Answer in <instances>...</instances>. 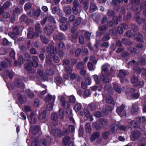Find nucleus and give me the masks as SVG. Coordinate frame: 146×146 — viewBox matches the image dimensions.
<instances>
[{"label": "nucleus", "instance_id": "b1692460", "mask_svg": "<svg viewBox=\"0 0 146 146\" xmlns=\"http://www.w3.org/2000/svg\"><path fill=\"white\" fill-rule=\"evenodd\" d=\"M106 102L107 103L114 105L115 104V102L113 100L112 98L109 96H106Z\"/></svg>", "mask_w": 146, "mask_h": 146}, {"label": "nucleus", "instance_id": "7ed1b4c3", "mask_svg": "<svg viewBox=\"0 0 146 146\" xmlns=\"http://www.w3.org/2000/svg\"><path fill=\"white\" fill-rule=\"evenodd\" d=\"M34 64L32 62H29L27 63L25 65V68L28 71L31 72L29 74V76L31 78L32 80H34L35 76V73L34 72V70L32 69V67H34Z\"/></svg>", "mask_w": 146, "mask_h": 146}, {"label": "nucleus", "instance_id": "f03ea898", "mask_svg": "<svg viewBox=\"0 0 146 146\" xmlns=\"http://www.w3.org/2000/svg\"><path fill=\"white\" fill-rule=\"evenodd\" d=\"M146 122L145 117L144 116L139 117L136 120L135 122L132 121L130 122L129 124L132 127L135 128L139 127L141 123H144L145 124Z\"/></svg>", "mask_w": 146, "mask_h": 146}, {"label": "nucleus", "instance_id": "4d7b16f0", "mask_svg": "<svg viewBox=\"0 0 146 146\" xmlns=\"http://www.w3.org/2000/svg\"><path fill=\"white\" fill-rule=\"evenodd\" d=\"M8 34L9 36L13 39H15L17 38V35L15 34L13 32L12 33V32H9L8 33Z\"/></svg>", "mask_w": 146, "mask_h": 146}, {"label": "nucleus", "instance_id": "a18cd8bd", "mask_svg": "<svg viewBox=\"0 0 146 146\" xmlns=\"http://www.w3.org/2000/svg\"><path fill=\"white\" fill-rule=\"evenodd\" d=\"M85 130L86 132L88 133H90L92 131L90 124L89 123H86L85 125Z\"/></svg>", "mask_w": 146, "mask_h": 146}, {"label": "nucleus", "instance_id": "37998d69", "mask_svg": "<svg viewBox=\"0 0 146 146\" xmlns=\"http://www.w3.org/2000/svg\"><path fill=\"white\" fill-rule=\"evenodd\" d=\"M97 9V7L96 5L93 3H91L90 6L89 11L92 13L95 11Z\"/></svg>", "mask_w": 146, "mask_h": 146}, {"label": "nucleus", "instance_id": "6e6552de", "mask_svg": "<svg viewBox=\"0 0 146 146\" xmlns=\"http://www.w3.org/2000/svg\"><path fill=\"white\" fill-rule=\"evenodd\" d=\"M58 98L60 102V103L62 106L65 108H68L70 107L69 103L65 101V97L62 95H59Z\"/></svg>", "mask_w": 146, "mask_h": 146}, {"label": "nucleus", "instance_id": "7c9ffc66", "mask_svg": "<svg viewBox=\"0 0 146 146\" xmlns=\"http://www.w3.org/2000/svg\"><path fill=\"white\" fill-rule=\"evenodd\" d=\"M137 143L138 145L141 144L139 146H145L146 144V137L138 140Z\"/></svg>", "mask_w": 146, "mask_h": 146}, {"label": "nucleus", "instance_id": "69168bd1", "mask_svg": "<svg viewBox=\"0 0 146 146\" xmlns=\"http://www.w3.org/2000/svg\"><path fill=\"white\" fill-rule=\"evenodd\" d=\"M122 41L123 44H127L128 45H131L133 43L132 42L129 41L126 39H123Z\"/></svg>", "mask_w": 146, "mask_h": 146}, {"label": "nucleus", "instance_id": "a878e982", "mask_svg": "<svg viewBox=\"0 0 146 146\" xmlns=\"http://www.w3.org/2000/svg\"><path fill=\"white\" fill-rule=\"evenodd\" d=\"M134 38L137 41L139 42H142L143 41L142 36L139 33H135L134 35Z\"/></svg>", "mask_w": 146, "mask_h": 146}, {"label": "nucleus", "instance_id": "72a5a7b5", "mask_svg": "<svg viewBox=\"0 0 146 146\" xmlns=\"http://www.w3.org/2000/svg\"><path fill=\"white\" fill-rule=\"evenodd\" d=\"M132 106V108L131 110V112L133 113L137 112L139 110L138 106L134 104H133Z\"/></svg>", "mask_w": 146, "mask_h": 146}, {"label": "nucleus", "instance_id": "39448f33", "mask_svg": "<svg viewBox=\"0 0 146 146\" xmlns=\"http://www.w3.org/2000/svg\"><path fill=\"white\" fill-rule=\"evenodd\" d=\"M73 13L75 15H77L80 11V9L81 7L79 5V2L77 0H75L73 2Z\"/></svg>", "mask_w": 146, "mask_h": 146}, {"label": "nucleus", "instance_id": "bf43d9fd", "mask_svg": "<svg viewBox=\"0 0 146 146\" xmlns=\"http://www.w3.org/2000/svg\"><path fill=\"white\" fill-rule=\"evenodd\" d=\"M88 108L91 110H93L96 109V105L94 104H90L88 105Z\"/></svg>", "mask_w": 146, "mask_h": 146}, {"label": "nucleus", "instance_id": "9d476101", "mask_svg": "<svg viewBox=\"0 0 146 146\" xmlns=\"http://www.w3.org/2000/svg\"><path fill=\"white\" fill-rule=\"evenodd\" d=\"M28 118L29 123L31 124H34L36 123L37 119L34 113H31L29 117Z\"/></svg>", "mask_w": 146, "mask_h": 146}, {"label": "nucleus", "instance_id": "09e8293b", "mask_svg": "<svg viewBox=\"0 0 146 146\" xmlns=\"http://www.w3.org/2000/svg\"><path fill=\"white\" fill-rule=\"evenodd\" d=\"M70 137L67 136H66L63 139V143L65 145H67L68 143L70 141Z\"/></svg>", "mask_w": 146, "mask_h": 146}, {"label": "nucleus", "instance_id": "f3484780", "mask_svg": "<svg viewBox=\"0 0 146 146\" xmlns=\"http://www.w3.org/2000/svg\"><path fill=\"white\" fill-rule=\"evenodd\" d=\"M105 108V109H104L102 110V113H104L105 115H107L109 111L112 110L113 109V108L109 105L106 106Z\"/></svg>", "mask_w": 146, "mask_h": 146}, {"label": "nucleus", "instance_id": "4be33fe9", "mask_svg": "<svg viewBox=\"0 0 146 146\" xmlns=\"http://www.w3.org/2000/svg\"><path fill=\"white\" fill-rule=\"evenodd\" d=\"M23 12L22 8H17L13 11V15H18Z\"/></svg>", "mask_w": 146, "mask_h": 146}, {"label": "nucleus", "instance_id": "aec40b11", "mask_svg": "<svg viewBox=\"0 0 146 146\" xmlns=\"http://www.w3.org/2000/svg\"><path fill=\"white\" fill-rule=\"evenodd\" d=\"M30 129L33 133L35 134L38 131L39 127L38 126H31Z\"/></svg>", "mask_w": 146, "mask_h": 146}, {"label": "nucleus", "instance_id": "c03bdc74", "mask_svg": "<svg viewBox=\"0 0 146 146\" xmlns=\"http://www.w3.org/2000/svg\"><path fill=\"white\" fill-rule=\"evenodd\" d=\"M8 66L7 63L4 61H2L0 63V70L6 68Z\"/></svg>", "mask_w": 146, "mask_h": 146}, {"label": "nucleus", "instance_id": "473e14b6", "mask_svg": "<svg viewBox=\"0 0 146 146\" xmlns=\"http://www.w3.org/2000/svg\"><path fill=\"white\" fill-rule=\"evenodd\" d=\"M125 106L124 105H121L120 107L117 108L116 112L120 116H121V113L123 111L125 108Z\"/></svg>", "mask_w": 146, "mask_h": 146}, {"label": "nucleus", "instance_id": "f8f14e48", "mask_svg": "<svg viewBox=\"0 0 146 146\" xmlns=\"http://www.w3.org/2000/svg\"><path fill=\"white\" fill-rule=\"evenodd\" d=\"M54 29L51 25H48L45 27L44 31L45 33L47 35L50 34L52 32Z\"/></svg>", "mask_w": 146, "mask_h": 146}, {"label": "nucleus", "instance_id": "dca6fc26", "mask_svg": "<svg viewBox=\"0 0 146 146\" xmlns=\"http://www.w3.org/2000/svg\"><path fill=\"white\" fill-rule=\"evenodd\" d=\"M29 32L27 35V38L29 39H32L35 36V33L33 31V28L30 27L28 29Z\"/></svg>", "mask_w": 146, "mask_h": 146}, {"label": "nucleus", "instance_id": "79ce46f5", "mask_svg": "<svg viewBox=\"0 0 146 146\" xmlns=\"http://www.w3.org/2000/svg\"><path fill=\"white\" fill-rule=\"evenodd\" d=\"M27 96L30 98H33L34 96L33 92L30 90H28L26 92Z\"/></svg>", "mask_w": 146, "mask_h": 146}, {"label": "nucleus", "instance_id": "774afa93", "mask_svg": "<svg viewBox=\"0 0 146 146\" xmlns=\"http://www.w3.org/2000/svg\"><path fill=\"white\" fill-rule=\"evenodd\" d=\"M72 68L67 66L65 67V71L66 73L68 74H70L72 71Z\"/></svg>", "mask_w": 146, "mask_h": 146}, {"label": "nucleus", "instance_id": "de8ad7c7", "mask_svg": "<svg viewBox=\"0 0 146 146\" xmlns=\"http://www.w3.org/2000/svg\"><path fill=\"white\" fill-rule=\"evenodd\" d=\"M40 38L41 41L45 44H48L49 42V40L46 38L42 35H41Z\"/></svg>", "mask_w": 146, "mask_h": 146}, {"label": "nucleus", "instance_id": "3c124183", "mask_svg": "<svg viewBox=\"0 0 146 146\" xmlns=\"http://www.w3.org/2000/svg\"><path fill=\"white\" fill-rule=\"evenodd\" d=\"M48 21L51 23L54 24H56V22L54 17L51 15L49 16L48 18Z\"/></svg>", "mask_w": 146, "mask_h": 146}, {"label": "nucleus", "instance_id": "338daca9", "mask_svg": "<svg viewBox=\"0 0 146 146\" xmlns=\"http://www.w3.org/2000/svg\"><path fill=\"white\" fill-rule=\"evenodd\" d=\"M13 32L15 34L18 35L19 34V27L17 26H15L13 29Z\"/></svg>", "mask_w": 146, "mask_h": 146}, {"label": "nucleus", "instance_id": "680f3d73", "mask_svg": "<svg viewBox=\"0 0 146 146\" xmlns=\"http://www.w3.org/2000/svg\"><path fill=\"white\" fill-rule=\"evenodd\" d=\"M133 70L134 72L137 74L140 73L141 71V69L137 66H135L133 68Z\"/></svg>", "mask_w": 146, "mask_h": 146}, {"label": "nucleus", "instance_id": "2f4dec72", "mask_svg": "<svg viewBox=\"0 0 146 146\" xmlns=\"http://www.w3.org/2000/svg\"><path fill=\"white\" fill-rule=\"evenodd\" d=\"M82 108L81 104L79 103L76 104L74 107L73 109L77 112L80 110Z\"/></svg>", "mask_w": 146, "mask_h": 146}, {"label": "nucleus", "instance_id": "9b49d317", "mask_svg": "<svg viewBox=\"0 0 146 146\" xmlns=\"http://www.w3.org/2000/svg\"><path fill=\"white\" fill-rule=\"evenodd\" d=\"M55 98V95L52 96L50 94H48L45 98L44 100L46 102L54 103Z\"/></svg>", "mask_w": 146, "mask_h": 146}, {"label": "nucleus", "instance_id": "423d86ee", "mask_svg": "<svg viewBox=\"0 0 146 146\" xmlns=\"http://www.w3.org/2000/svg\"><path fill=\"white\" fill-rule=\"evenodd\" d=\"M129 74L128 72L125 70H121L119 71V72L117 75L118 77L120 78V80L121 83H123L125 81H127V80L123 78Z\"/></svg>", "mask_w": 146, "mask_h": 146}, {"label": "nucleus", "instance_id": "5fc2aeb1", "mask_svg": "<svg viewBox=\"0 0 146 146\" xmlns=\"http://www.w3.org/2000/svg\"><path fill=\"white\" fill-rule=\"evenodd\" d=\"M12 3L9 1H7L5 3L3 6V8L4 9H7L12 5Z\"/></svg>", "mask_w": 146, "mask_h": 146}, {"label": "nucleus", "instance_id": "0eeeda50", "mask_svg": "<svg viewBox=\"0 0 146 146\" xmlns=\"http://www.w3.org/2000/svg\"><path fill=\"white\" fill-rule=\"evenodd\" d=\"M141 134L145 135V132L144 131L142 130V132L140 133L138 131H135L131 132V134L130 137L133 140H135L139 138Z\"/></svg>", "mask_w": 146, "mask_h": 146}, {"label": "nucleus", "instance_id": "a211bd4d", "mask_svg": "<svg viewBox=\"0 0 146 146\" xmlns=\"http://www.w3.org/2000/svg\"><path fill=\"white\" fill-rule=\"evenodd\" d=\"M40 25L39 24H37L35 27V33L37 36H39L41 33L42 31L40 28Z\"/></svg>", "mask_w": 146, "mask_h": 146}, {"label": "nucleus", "instance_id": "5701e85b", "mask_svg": "<svg viewBox=\"0 0 146 146\" xmlns=\"http://www.w3.org/2000/svg\"><path fill=\"white\" fill-rule=\"evenodd\" d=\"M52 56V52H50L46 56V61L47 63L48 64H51L52 61L51 59Z\"/></svg>", "mask_w": 146, "mask_h": 146}, {"label": "nucleus", "instance_id": "13d9d810", "mask_svg": "<svg viewBox=\"0 0 146 146\" xmlns=\"http://www.w3.org/2000/svg\"><path fill=\"white\" fill-rule=\"evenodd\" d=\"M84 67V64L82 62H78L77 65V68L78 69H83Z\"/></svg>", "mask_w": 146, "mask_h": 146}, {"label": "nucleus", "instance_id": "bb28decb", "mask_svg": "<svg viewBox=\"0 0 146 146\" xmlns=\"http://www.w3.org/2000/svg\"><path fill=\"white\" fill-rule=\"evenodd\" d=\"M46 116V112L44 110H43L42 112L40 113L38 116V119L40 120H41L44 118Z\"/></svg>", "mask_w": 146, "mask_h": 146}, {"label": "nucleus", "instance_id": "052dcab7", "mask_svg": "<svg viewBox=\"0 0 146 146\" xmlns=\"http://www.w3.org/2000/svg\"><path fill=\"white\" fill-rule=\"evenodd\" d=\"M54 103L53 102L49 103L47 105V110H50L52 111V110L53 105Z\"/></svg>", "mask_w": 146, "mask_h": 146}, {"label": "nucleus", "instance_id": "2eb2a0df", "mask_svg": "<svg viewBox=\"0 0 146 146\" xmlns=\"http://www.w3.org/2000/svg\"><path fill=\"white\" fill-rule=\"evenodd\" d=\"M64 38V36L63 34L61 33L54 34L53 36V39L55 40H62Z\"/></svg>", "mask_w": 146, "mask_h": 146}, {"label": "nucleus", "instance_id": "c85d7f7f", "mask_svg": "<svg viewBox=\"0 0 146 146\" xmlns=\"http://www.w3.org/2000/svg\"><path fill=\"white\" fill-rule=\"evenodd\" d=\"M15 85L17 87H21L23 86L24 84L23 82L20 79H17L15 81Z\"/></svg>", "mask_w": 146, "mask_h": 146}, {"label": "nucleus", "instance_id": "ea45409f", "mask_svg": "<svg viewBox=\"0 0 146 146\" xmlns=\"http://www.w3.org/2000/svg\"><path fill=\"white\" fill-rule=\"evenodd\" d=\"M22 96V95L20 93H18L17 94L18 99L19 102L21 103H23L26 101V100L25 98H23Z\"/></svg>", "mask_w": 146, "mask_h": 146}, {"label": "nucleus", "instance_id": "603ef678", "mask_svg": "<svg viewBox=\"0 0 146 146\" xmlns=\"http://www.w3.org/2000/svg\"><path fill=\"white\" fill-rule=\"evenodd\" d=\"M64 110L62 109H60L59 111V118L60 119H62L64 116Z\"/></svg>", "mask_w": 146, "mask_h": 146}, {"label": "nucleus", "instance_id": "6e6d98bb", "mask_svg": "<svg viewBox=\"0 0 146 146\" xmlns=\"http://www.w3.org/2000/svg\"><path fill=\"white\" fill-rule=\"evenodd\" d=\"M5 73L8 75L10 79L13 78V73L12 71L7 70L5 71Z\"/></svg>", "mask_w": 146, "mask_h": 146}, {"label": "nucleus", "instance_id": "cd10ccee", "mask_svg": "<svg viewBox=\"0 0 146 146\" xmlns=\"http://www.w3.org/2000/svg\"><path fill=\"white\" fill-rule=\"evenodd\" d=\"M64 11L66 15L70 14L72 12L71 8L68 6L65 7L64 8Z\"/></svg>", "mask_w": 146, "mask_h": 146}, {"label": "nucleus", "instance_id": "6ab92c4d", "mask_svg": "<svg viewBox=\"0 0 146 146\" xmlns=\"http://www.w3.org/2000/svg\"><path fill=\"white\" fill-rule=\"evenodd\" d=\"M100 134L98 132H95L93 133L92 135L90 137L91 141L93 142L96 139L100 137Z\"/></svg>", "mask_w": 146, "mask_h": 146}, {"label": "nucleus", "instance_id": "e433bc0d", "mask_svg": "<svg viewBox=\"0 0 146 146\" xmlns=\"http://www.w3.org/2000/svg\"><path fill=\"white\" fill-rule=\"evenodd\" d=\"M122 16L119 15L118 17L114 16L113 17V20L115 24L117 25L118 24V22H120L121 20Z\"/></svg>", "mask_w": 146, "mask_h": 146}, {"label": "nucleus", "instance_id": "864d4df0", "mask_svg": "<svg viewBox=\"0 0 146 146\" xmlns=\"http://www.w3.org/2000/svg\"><path fill=\"white\" fill-rule=\"evenodd\" d=\"M28 18L25 15H22L20 18V21L21 22H26Z\"/></svg>", "mask_w": 146, "mask_h": 146}, {"label": "nucleus", "instance_id": "393cba45", "mask_svg": "<svg viewBox=\"0 0 146 146\" xmlns=\"http://www.w3.org/2000/svg\"><path fill=\"white\" fill-rule=\"evenodd\" d=\"M38 74L40 76L42 77V79L44 81L47 80L48 77L47 76H45L43 75V72L42 70L39 69L37 71Z\"/></svg>", "mask_w": 146, "mask_h": 146}, {"label": "nucleus", "instance_id": "0e129e2a", "mask_svg": "<svg viewBox=\"0 0 146 146\" xmlns=\"http://www.w3.org/2000/svg\"><path fill=\"white\" fill-rule=\"evenodd\" d=\"M138 81V78L135 76H133L131 78V81L133 84L135 83Z\"/></svg>", "mask_w": 146, "mask_h": 146}, {"label": "nucleus", "instance_id": "a19ab883", "mask_svg": "<svg viewBox=\"0 0 146 146\" xmlns=\"http://www.w3.org/2000/svg\"><path fill=\"white\" fill-rule=\"evenodd\" d=\"M33 60L34 62V63H33L34 67H37L38 66V62L39 61L38 57L36 56H33Z\"/></svg>", "mask_w": 146, "mask_h": 146}, {"label": "nucleus", "instance_id": "ddd939ff", "mask_svg": "<svg viewBox=\"0 0 146 146\" xmlns=\"http://www.w3.org/2000/svg\"><path fill=\"white\" fill-rule=\"evenodd\" d=\"M52 50L53 54H54L57 53L56 49L55 47L53 45L50 44L46 48V51L47 52H50Z\"/></svg>", "mask_w": 146, "mask_h": 146}, {"label": "nucleus", "instance_id": "f257e3e1", "mask_svg": "<svg viewBox=\"0 0 146 146\" xmlns=\"http://www.w3.org/2000/svg\"><path fill=\"white\" fill-rule=\"evenodd\" d=\"M110 68V66L108 64H105L102 67V71L100 74L99 77L100 80L104 83H107L109 82L108 76L110 73L108 72V69Z\"/></svg>", "mask_w": 146, "mask_h": 146}, {"label": "nucleus", "instance_id": "c9c22d12", "mask_svg": "<svg viewBox=\"0 0 146 146\" xmlns=\"http://www.w3.org/2000/svg\"><path fill=\"white\" fill-rule=\"evenodd\" d=\"M78 1L81 3L83 4L84 5V7L85 9H87L88 7V0H77Z\"/></svg>", "mask_w": 146, "mask_h": 146}, {"label": "nucleus", "instance_id": "58836bf2", "mask_svg": "<svg viewBox=\"0 0 146 146\" xmlns=\"http://www.w3.org/2000/svg\"><path fill=\"white\" fill-rule=\"evenodd\" d=\"M60 27L61 30L62 31H66L67 30L68 28L69 27V22H68L66 25H62L60 26Z\"/></svg>", "mask_w": 146, "mask_h": 146}, {"label": "nucleus", "instance_id": "f704fd0d", "mask_svg": "<svg viewBox=\"0 0 146 146\" xmlns=\"http://www.w3.org/2000/svg\"><path fill=\"white\" fill-rule=\"evenodd\" d=\"M51 119L55 121V123L53 124L54 125H56L58 123V122L56 121V120L58 119V115L56 113H54L51 115Z\"/></svg>", "mask_w": 146, "mask_h": 146}, {"label": "nucleus", "instance_id": "49530a36", "mask_svg": "<svg viewBox=\"0 0 146 146\" xmlns=\"http://www.w3.org/2000/svg\"><path fill=\"white\" fill-rule=\"evenodd\" d=\"M99 121L103 126L107 125L108 124V121L106 119H101Z\"/></svg>", "mask_w": 146, "mask_h": 146}, {"label": "nucleus", "instance_id": "412c9836", "mask_svg": "<svg viewBox=\"0 0 146 146\" xmlns=\"http://www.w3.org/2000/svg\"><path fill=\"white\" fill-rule=\"evenodd\" d=\"M113 88L118 93L121 92V90L120 85L117 82L113 84Z\"/></svg>", "mask_w": 146, "mask_h": 146}, {"label": "nucleus", "instance_id": "e2e57ef3", "mask_svg": "<svg viewBox=\"0 0 146 146\" xmlns=\"http://www.w3.org/2000/svg\"><path fill=\"white\" fill-rule=\"evenodd\" d=\"M108 28V27L106 25H103L99 27V29L101 31H104Z\"/></svg>", "mask_w": 146, "mask_h": 146}, {"label": "nucleus", "instance_id": "4c0bfd02", "mask_svg": "<svg viewBox=\"0 0 146 146\" xmlns=\"http://www.w3.org/2000/svg\"><path fill=\"white\" fill-rule=\"evenodd\" d=\"M138 64L135 62V61L134 60H133L128 63V67L129 68L131 66L135 67L138 66Z\"/></svg>", "mask_w": 146, "mask_h": 146}, {"label": "nucleus", "instance_id": "4468645a", "mask_svg": "<svg viewBox=\"0 0 146 146\" xmlns=\"http://www.w3.org/2000/svg\"><path fill=\"white\" fill-rule=\"evenodd\" d=\"M51 139L48 137L47 139H42L40 141L41 146H48L50 142Z\"/></svg>", "mask_w": 146, "mask_h": 146}, {"label": "nucleus", "instance_id": "8fccbe9b", "mask_svg": "<svg viewBox=\"0 0 146 146\" xmlns=\"http://www.w3.org/2000/svg\"><path fill=\"white\" fill-rule=\"evenodd\" d=\"M81 19L80 18H77L74 23V25L75 27H77L81 23Z\"/></svg>", "mask_w": 146, "mask_h": 146}, {"label": "nucleus", "instance_id": "c756f323", "mask_svg": "<svg viewBox=\"0 0 146 146\" xmlns=\"http://www.w3.org/2000/svg\"><path fill=\"white\" fill-rule=\"evenodd\" d=\"M119 128V126L118 124L113 123L111 126V129L113 133H115L117 130Z\"/></svg>", "mask_w": 146, "mask_h": 146}, {"label": "nucleus", "instance_id": "20e7f679", "mask_svg": "<svg viewBox=\"0 0 146 146\" xmlns=\"http://www.w3.org/2000/svg\"><path fill=\"white\" fill-rule=\"evenodd\" d=\"M50 134L53 136L57 135L58 137L67 133V130L64 133L62 132L60 129H57L55 127H52L50 132Z\"/></svg>", "mask_w": 146, "mask_h": 146}, {"label": "nucleus", "instance_id": "1a4fd4ad", "mask_svg": "<svg viewBox=\"0 0 146 146\" xmlns=\"http://www.w3.org/2000/svg\"><path fill=\"white\" fill-rule=\"evenodd\" d=\"M51 7L52 8V13L53 14H55L56 13L60 17L62 15V11L58 7L56 6L52 8V6H51Z\"/></svg>", "mask_w": 146, "mask_h": 146}]
</instances>
